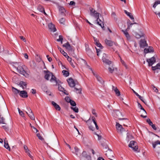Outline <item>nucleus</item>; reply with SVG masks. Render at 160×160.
Instances as JSON below:
<instances>
[{
	"label": "nucleus",
	"instance_id": "a18cd8bd",
	"mask_svg": "<svg viewBox=\"0 0 160 160\" xmlns=\"http://www.w3.org/2000/svg\"><path fill=\"white\" fill-rule=\"evenodd\" d=\"M74 149L75 154L76 155L78 156L79 154V149L77 147H75Z\"/></svg>",
	"mask_w": 160,
	"mask_h": 160
},
{
	"label": "nucleus",
	"instance_id": "37998d69",
	"mask_svg": "<svg viewBox=\"0 0 160 160\" xmlns=\"http://www.w3.org/2000/svg\"><path fill=\"white\" fill-rule=\"evenodd\" d=\"M86 51L88 55H91L92 53L91 50L88 48H86Z\"/></svg>",
	"mask_w": 160,
	"mask_h": 160
},
{
	"label": "nucleus",
	"instance_id": "de8ad7c7",
	"mask_svg": "<svg viewBox=\"0 0 160 160\" xmlns=\"http://www.w3.org/2000/svg\"><path fill=\"white\" fill-rule=\"evenodd\" d=\"M37 136L38 137V139L42 141L44 140L43 137L40 135L39 133H38L37 134Z\"/></svg>",
	"mask_w": 160,
	"mask_h": 160
},
{
	"label": "nucleus",
	"instance_id": "79ce46f5",
	"mask_svg": "<svg viewBox=\"0 0 160 160\" xmlns=\"http://www.w3.org/2000/svg\"><path fill=\"white\" fill-rule=\"evenodd\" d=\"M159 4H160V1L157 0V1H156L154 2V3L153 5V8H155Z\"/></svg>",
	"mask_w": 160,
	"mask_h": 160
},
{
	"label": "nucleus",
	"instance_id": "ddd939ff",
	"mask_svg": "<svg viewBox=\"0 0 160 160\" xmlns=\"http://www.w3.org/2000/svg\"><path fill=\"white\" fill-rule=\"evenodd\" d=\"M144 53L145 54L151 53L154 52L153 48L152 47H149L148 48H146L144 50Z\"/></svg>",
	"mask_w": 160,
	"mask_h": 160
},
{
	"label": "nucleus",
	"instance_id": "c9c22d12",
	"mask_svg": "<svg viewBox=\"0 0 160 160\" xmlns=\"http://www.w3.org/2000/svg\"><path fill=\"white\" fill-rule=\"evenodd\" d=\"M92 121L94 124L95 125L96 129L97 130H98V128H98V125H97V123L94 120L95 118L93 117H92Z\"/></svg>",
	"mask_w": 160,
	"mask_h": 160
},
{
	"label": "nucleus",
	"instance_id": "6e6d98bb",
	"mask_svg": "<svg viewBox=\"0 0 160 160\" xmlns=\"http://www.w3.org/2000/svg\"><path fill=\"white\" fill-rule=\"evenodd\" d=\"M102 145L103 148L104 149H107L108 148V146L105 143H102Z\"/></svg>",
	"mask_w": 160,
	"mask_h": 160
},
{
	"label": "nucleus",
	"instance_id": "69168bd1",
	"mask_svg": "<svg viewBox=\"0 0 160 160\" xmlns=\"http://www.w3.org/2000/svg\"><path fill=\"white\" fill-rule=\"evenodd\" d=\"M92 114L95 115L96 117L97 116L96 113V110L94 109H92Z\"/></svg>",
	"mask_w": 160,
	"mask_h": 160
},
{
	"label": "nucleus",
	"instance_id": "0e129e2a",
	"mask_svg": "<svg viewBox=\"0 0 160 160\" xmlns=\"http://www.w3.org/2000/svg\"><path fill=\"white\" fill-rule=\"evenodd\" d=\"M89 128L90 130L91 131H94L95 130V128L94 127L92 126V125H90L89 126Z\"/></svg>",
	"mask_w": 160,
	"mask_h": 160
},
{
	"label": "nucleus",
	"instance_id": "2eb2a0df",
	"mask_svg": "<svg viewBox=\"0 0 160 160\" xmlns=\"http://www.w3.org/2000/svg\"><path fill=\"white\" fill-rule=\"evenodd\" d=\"M19 95L22 97L26 98L28 97V95L26 91H22L20 92Z\"/></svg>",
	"mask_w": 160,
	"mask_h": 160
},
{
	"label": "nucleus",
	"instance_id": "f8f14e48",
	"mask_svg": "<svg viewBox=\"0 0 160 160\" xmlns=\"http://www.w3.org/2000/svg\"><path fill=\"white\" fill-rule=\"evenodd\" d=\"M93 75L96 78L97 81L100 83L101 84L103 85L104 84V81L102 79V78L98 76L97 74L93 73Z\"/></svg>",
	"mask_w": 160,
	"mask_h": 160
},
{
	"label": "nucleus",
	"instance_id": "a878e982",
	"mask_svg": "<svg viewBox=\"0 0 160 160\" xmlns=\"http://www.w3.org/2000/svg\"><path fill=\"white\" fill-rule=\"evenodd\" d=\"M124 12L128 16L131 20H134V18L132 15L131 13L128 12L127 10H125Z\"/></svg>",
	"mask_w": 160,
	"mask_h": 160
},
{
	"label": "nucleus",
	"instance_id": "dca6fc26",
	"mask_svg": "<svg viewBox=\"0 0 160 160\" xmlns=\"http://www.w3.org/2000/svg\"><path fill=\"white\" fill-rule=\"evenodd\" d=\"M109 67L108 68V70L109 72L111 73H112L114 71L115 69L116 71H117V68H115L113 66V64L112 63V64L110 65H109Z\"/></svg>",
	"mask_w": 160,
	"mask_h": 160
},
{
	"label": "nucleus",
	"instance_id": "e2e57ef3",
	"mask_svg": "<svg viewBox=\"0 0 160 160\" xmlns=\"http://www.w3.org/2000/svg\"><path fill=\"white\" fill-rule=\"evenodd\" d=\"M150 126H151L152 127V128L155 130H157V128L155 126V125L154 124H153V123H152V124H151L150 125Z\"/></svg>",
	"mask_w": 160,
	"mask_h": 160
},
{
	"label": "nucleus",
	"instance_id": "5701e85b",
	"mask_svg": "<svg viewBox=\"0 0 160 160\" xmlns=\"http://www.w3.org/2000/svg\"><path fill=\"white\" fill-rule=\"evenodd\" d=\"M152 68L153 71H155L157 69H160V63H158L155 66H152Z\"/></svg>",
	"mask_w": 160,
	"mask_h": 160
},
{
	"label": "nucleus",
	"instance_id": "aec40b11",
	"mask_svg": "<svg viewBox=\"0 0 160 160\" xmlns=\"http://www.w3.org/2000/svg\"><path fill=\"white\" fill-rule=\"evenodd\" d=\"M133 92L137 96L138 98L140 99L142 102H143L145 104V102L144 101V100L143 99V98L140 96L138 94V93L136 92L133 90H132Z\"/></svg>",
	"mask_w": 160,
	"mask_h": 160
},
{
	"label": "nucleus",
	"instance_id": "4be33fe9",
	"mask_svg": "<svg viewBox=\"0 0 160 160\" xmlns=\"http://www.w3.org/2000/svg\"><path fill=\"white\" fill-rule=\"evenodd\" d=\"M113 89L114 90V91L115 93L118 96H119L121 95V93L118 90V89L116 87H114L113 86Z\"/></svg>",
	"mask_w": 160,
	"mask_h": 160
},
{
	"label": "nucleus",
	"instance_id": "338daca9",
	"mask_svg": "<svg viewBox=\"0 0 160 160\" xmlns=\"http://www.w3.org/2000/svg\"><path fill=\"white\" fill-rule=\"evenodd\" d=\"M152 89L156 92H158V90L154 86H153Z\"/></svg>",
	"mask_w": 160,
	"mask_h": 160
},
{
	"label": "nucleus",
	"instance_id": "c03bdc74",
	"mask_svg": "<svg viewBox=\"0 0 160 160\" xmlns=\"http://www.w3.org/2000/svg\"><path fill=\"white\" fill-rule=\"evenodd\" d=\"M69 103H70L71 105L73 107L75 106L76 105V103L72 99L71 100V101L69 102Z\"/></svg>",
	"mask_w": 160,
	"mask_h": 160
},
{
	"label": "nucleus",
	"instance_id": "603ef678",
	"mask_svg": "<svg viewBox=\"0 0 160 160\" xmlns=\"http://www.w3.org/2000/svg\"><path fill=\"white\" fill-rule=\"evenodd\" d=\"M74 89L76 90V93H81V90L80 89H78L76 88H74Z\"/></svg>",
	"mask_w": 160,
	"mask_h": 160
},
{
	"label": "nucleus",
	"instance_id": "473e14b6",
	"mask_svg": "<svg viewBox=\"0 0 160 160\" xmlns=\"http://www.w3.org/2000/svg\"><path fill=\"white\" fill-rule=\"evenodd\" d=\"M61 84H58L57 85V86H58V89L60 92H62L63 90H64V91H66V90L62 87V86L61 85Z\"/></svg>",
	"mask_w": 160,
	"mask_h": 160
},
{
	"label": "nucleus",
	"instance_id": "2f4dec72",
	"mask_svg": "<svg viewBox=\"0 0 160 160\" xmlns=\"http://www.w3.org/2000/svg\"><path fill=\"white\" fill-rule=\"evenodd\" d=\"M62 72L63 74V75L65 77H68L69 75V72L65 70H63L62 71Z\"/></svg>",
	"mask_w": 160,
	"mask_h": 160
},
{
	"label": "nucleus",
	"instance_id": "1a4fd4ad",
	"mask_svg": "<svg viewBox=\"0 0 160 160\" xmlns=\"http://www.w3.org/2000/svg\"><path fill=\"white\" fill-rule=\"evenodd\" d=\"M67 81L70 87L73 88L75 86V83L74 80L71 78L67 80Z\"/></svg>",
	"mask_w": 160,
	"mask_h": 160
},
{
	"label": "nucleus",
	"instance_id": "bb28decb",
	"mask_svg": "<svg viewBox=\"0 0 160 160\" xmlns=\"http://www.w3.org/2000/svg\"><path fill=\"white\" fill-rule=\"evenodd\" d=\"M56 31L57 29L55 25L53 24L52 22H51V32H54Z\"/></svg>",
	"mask_w": 160,
	"mask_h": 160
},
{
	"label": "nucleus",
	"instance_id": "f03ea898",
	"mask_svg": "<svg viewBox=\"0 0 160 160\" xmlns=\"http://www.w3.org/2000/svg\"><path fill=\"white\" fill-rule=\"evenodd\" d=\"M90 14V15L97 18L96 21L99 20L100 22H102L101 19L99 18V14L97 11L92 8H89Z\"/></svg>",
	"mask_w": 160,
	"mask_h": 160
},
{
	"label": "nucleus",
	"instance_id": "b1692460",
	"mask_svg": "<svg viewBox=\"0 0 160 160\" xmlns=\"http://www.w3.org/2000/svg\"><path fill=\"white\" fill-rule=\"evenodd\" d=\"M82 156L84 158H85L88 160H90L91 159V157L89 155H87L86 152L85 151H83L82 153Z\"/></svg>",
	"mask_w": 160,
	"mask_h": 160
},
{
	"label": "nucleus",
	"instance_id": "9b49d317",
	"mask_svg": "<svg viewBox=\"0 0 160 160\" xmlns=\"http://www.w3.org/2000/svg\"><path fill=\"white\" fill-rule=\"evenodd\" d=\"M139 44L140 47L141 48H143L145 47L148 46V44L144 39H141L140 41Z\"/></svg>",
	"mask_w": 160,
	"mask_h": 160
},
{
	"label": "nucleus",
	"instance_id": "864d4df0",
	"mask_svg": "<svg viewBox=\"0 0 160 160\" xmlns=\"http://www.w3.org/2000/svg\"><path fill=\"white\" fill-rule=\"evenodd\" d=\"M97 21V23L102 28H104V26L103 23L102 24L101 23H100L98 22V20Z\"/></svg>",
	"mask_w": 160,
	"mask_h": 160
},
{
	"label": "nucleus",
	"instance_id": "ea45409f",
	"mask_svg": "<svg viewBox=\"0 0 160 160\" xmlns=\"http://www.w3.org/2000/svg\"><path fill=\"white\" fill-rule=\"evenodd\" d=\"M63 40V37L62 35L59 36V38L57 39V41L58 42H60L62 43Z\"/></svg>",
	"mask_w": 160,
	"mask_h": 160
},
{
	"label": "nucleus",
	"instance_id": "423d86ee",
	"mask_svg": "<svg viewBox=\"0 0 160 160\" xmlns=\"http://www.w3.org/2000/svg\"><path fill=\"white\" fill-rule=\"evenodd\" d=\"M134 35L136 38L139 39L142 37H143L144 34L143 31L140 30H139V33L136 32H135L134 33Z\"/></svg>",
	"mask_w": 160,
	"mask_h": 160
},
{
	"label": "nucleus",
	"instance_id": "6ab92c4d",
	"mask_svg": "<svg viewBox=\"0 0 160 160\" xmlns=\"http://www.w3.org/2000/svg\"><path fill=\"white\" fill-rule=\"evenodd\" d=\"M58 48L61 53L62 54L64 57H67V56H68L66 52H65L64 51L62 50L60 47L59 46H58Z\"/></svg>",
	"mask_w": 160,
	"mask_h": 160
},
{
	"label": "nucleus",
	"instance_id": "58836bf2",
	"mask_svg": "<svg viewBox=\"0 0 160 160\" xmlns=\"http://www.w3.org/2000/svg\"><path fill=\"white\" fill-rule=\"evenodd\" d=\"M138 108H139L141 110H143L146 114H147L146 112L144 109V108L142 107L141 104L139 102H138Z\"/></svg>",
	"mask_w": 160,
	"mask_h": 160
},
{
	"label": "nucleus",
	"instance_id": "39448f33",
	"mask_svg": "<svg viewBox=\"0 0 160 160\" xmlns=\"http://www.w3.org/2000/svg\"><path fill=\"white\" fill-rule=\"evenodd\" d=\"M146 61L148 63V66H151L156 62V60L155 57L153 56L149 59H147Z\"/></svg>",
	"mask_w": 160,
	"mask_h": 160
},
{
	"label": "nucleus",
	"instance_id": "393cba45",
	"mask_svg": "<svg viewBox=\"0 0 160 160\" xmlns=\"http://www.w3.org/2000/svg\"><path fill=\"white\" fill-rule=\"evenodd\" d=\"M128 29H127L125 30H122V31L123 32L124 34L125 35V36L128 39H129L130 38V37L128 33Z\"/></svg>",
	"mask_w": 160,
	"mask_h": 160
},
{
	"label": "nucleus",
	"instance_id": "4d7b16f0",
	"mask_svg": "<svg viewBox=\"0 0 160 160\" xmlns=\"http://www.w3.org/2000/svg\"><path fill=\"white\" fill-rule=\"evenodd\" d=\"M146 121H147V122L148 123L149 125H150L151 124H152V122L151 121L150 119L149 118L147 119L146 120Z\"/></svg>",
	"mask_w": 160,
	"mask_h": 160
},
{
	"label": "nucleus",
	"instance_id": "f3484780",
	"mask_svg": "<svg viewBox=\"0 0 160 160\" xmlns=\"http://www.w3.org/2000/svg\"><path fill=\"white\" fill-rule=\"evenodd\" d=\"M105 42L107 45L110 47L112 46L115 44L114 42L110 40H108L107 39H105Z\"/></svg>",
	"mask_w": 160,
	"mask_h": 160
},
{
	"label": "nucleus",
	"instance_id": "9d476101",
	"mask_svg": "<svg viewBox=\"0 0 160 160\" xmlns=\"http://www.w3.org/2000/svg\"><path fill=\"white\" fill-rule=\"evenodd\" d=\"M51 103L52 106L56 110L58 111H60L61 110V107L58 104L54 101L51 102Z\"/></svg>",
	"mask_w": 160,
	"mask_h": 160
},
{
	"label": "nucleus",
	"instance_id": "4c0bfd02",
	"mask_svg": "<svg viewBox=\"0 0 160 160\" xmlns=\"http://www.w3.org/2000/svg\"><path fill=\"white\" fill-rule=\"evenodd\" d=\"M74 107H71V109L73 110L75 112L78 113V108L76 106Z\"/></svg>",
	"mask_w": 160,
	"mask_h": 160
},
{
	"label": "nucleus",
	"instance_id": "13d9d810",
	"mask_svg": "<svg viewBox=\"0 0 160 160\" xmlns=\"http://www.w3.org/2000/svg\"><path fill=\"white\" fill-rule=\"evenodd\" d=\"M94 134L96 135L98 137V140L100 141L101 140L102 136L101 135H99L98 134H97L96 132H94Z\"/></svg>",
	"mask_w": 160,
	"mask_h": 160
},
{
	"label": "nucleus",
	"instance_id": "49530a36",
	"mask_svg": "<svg viewBox=\"0 0 160 160\" xmlns=\"http://www.w3.org/2000/svg\"><path fill=\"white\" fill-rule=\"evenodd\" d=\"M65 19L64 18H62L59 20L60 23L62 24H64Z\"/></svg>",
	"mask_w": 160,
	"mask_h": 160
},
{
	"label": "nucleus",
	"instance_id": "774afa93",
	"mask_svg": "<svg viewBox=\"0 0 160 160\" xmlns=\"http://www.w3.org/2000/svg\"><path fill=\"white\" fill-rule=\"evenodd\" d=\"M75 2L73 1H70L69 3V5L70 6H72L73 5H75Z\"/></svg>",
	"mask_w": 160,
	"mask_h": 160
},
{
	"label": "nucleus",
	"instance_id": "c756f323",
	"mask_svg": "<svg viewBox=\"0 0 160 160\" xmlns=\"http://www.w3.org/2000/svg\"><path fill=\"white\" fill-rule=\"evenodd\" d=\"M58 9L59 12L61 13H64L65 12H66L65 9L63 7L60 6L58 7Z\"/></svg>",
	"mask_w": 160,
	"mask_h": 160
},
{
	"label": "nucleus",
	"instance_id": "7c9ffc66",
	"mask_svg": "<svg viewBox=\"0 0 160 160\" xmlns=\"http://www.w3.org/2000/svg\"><path fill=\"white\" fill-rule=\"evenodd\" d=\"M63 46L65 47L66 49H70L71 48V47L68 42H67L66 43L64 44L63 45Z\"/></svg>",
	"mask_w": 160,
	"mask_h": 160
},
{
	"label": "nucleus",
	"instance_id": "c85d7f7f",
	"mask_svg": "<svg viewBox=\"0 0 160 160\" xmlns=\"http://www.w3.org/2000/svg\"><path fill=\"white\" fill-rule=\"evenodd\" d=\"M132 138L133 137L132 136L130 135V134H129L128 133H127V138L126 139L127 142H129L130 140L132 139Z\"/></svg>",
	"mask_w": 160,
	"mask_h": 160
},
{
	"label": "nucleus",
	"instance_id": "f257e3e1",
	"mask_svg": "<svg viewBox=\"0 0 160 160\" xmlns=\"http://www.w3.org/2000/svg\"><path fill=\"white\" fill-rule=\"evenodd\" d=\"M51 83L53 84V86H57L58 84L62 83L61 81L57 78L52 72H51Z\"/></svg>",
	"mask_w": 160,
	"mask_h": 160
},
{
	"label": "nucleus",
	"instance_id": "bf43d9fd",
	"mask_svg": "<svg viewBox=\"0 0 160 160\" xmlns=\"http://www.w3.org/2000/svg\"><path fill=\"white\" fill-rule=\"evenodd\" d=\"M0 123H5L4 118L3 117L1 118V120H0Z\"/></svg>",
	"mask_w": 160,
	"mask_h": 160
},
{
	"label": "nucleus",
	"instance_id": "20e7f679",
	"mask_svg": "<svg viewBox=\"0 0 160 160\" xmlns=\"http://www.w3.org/2000/svg\"><path fill=\"white\" fill-rule=\"evenodd\" d=\"M102 60L103 63L108 65H110L112 63L111 61L108 59L107 54L104 53L103 54Z\"/></svg>",
	"mask_w": 160,
	"mask_h": 160
},
{
	"label": "nucleus",
	"instance_id": "4468645a",
	"mask_svg": "<svg viewBox=\"0 0 160 160\" xmlns=\"http://www.w3.org/2000/svg\"><path fill=\"white\" fill-rule=\"evenodd\" d=\"M116 128L118 130H119L121 132H122L124 130V128L122 127V125L118 122H116Z\"/></svg>",
	"mask_w": 160,
	"mask_h": 160
},
{
	"label": "nucleus",
	"instance_id": "e433bc0d",
	"mask_svg": "<svg viewBox=\"0 0 160 160\" xmlns=\"http://www.w3.org/2000/svg\"><path fill=\"white\" fill-rule=\"evenodd\" d=\"M136 142L133 141H131L130 142L129 144L128 145V147L130 148H132V146L135 145Z\"/></svg>",
	"mask_w": 160,
	"mask_h": 160
},
{
	"label": "nucleus",
	"instance_id": "a211bd4d",
	"mask_svg": "<svg viewBox=\"0 0 160 160\" xmlns=\"http://www.w3.org/2000/svg\"><path fill=\"white\" fill-rule=\"evenodd\" d=\"M37 9L40 12H43L45 15L46 16L47 15V14L44 11V8H43V7L42 6L40 5H38L37 7Z\"/></svg>",
	"mask_w": 160,
	"mask_h": 160
},
{
	"label": "nucleus",
	"instance_id": "cd10ccee",
	"mask_svg": "<svg viewBox=\"0 0 160 160\" xmlns=\"http://www.w3.org/2000/svg\"><path fill=\"white\" fill-rule=\"evenodd\" d=\"M19 85L20 87H22L23 89H24L26 88V86L27 85L26 82H24L23 81H21L20 82Z\"/></svg>",
	"mask_w": 160,
	"mask_h": 160
},
{
	"label": "nucleus",
	"instance_id": "0eeeda50",
	"mask_svg": "<svg viewBox=\"0 0 160 160\" xmlns=\"http://www.w3.org/2000/svg\"><path fill=\"white\" fill-rule=\"evenodd\" d=\"M17 70L19 73L24 76H25V74H26L27 75H28V74L26 73L25 71L24 70L23 68L21 66H18L17 68Z\"/></svg>",
	"mask_w": 160,
	"mask_h": 160
},
{
	"label": "nucleus",
	"instance_id": "f704fd0d",
	"mask_svg": "<svg viewBox=\"0 0 160 160\" xmlns=\"http://www.w3.org/2000/svg\"><path fill=\"white\" fill-rule=\"evenodd\" d=\"M44 72H45V75L44 76L45 79L47 80H48V78L49 77V74L48 73H49V72L48 71V72H47V71H44Z\"/></svg>",
	"mask_w": 160,
	"mask_h": 160
},
{
	"label": "nucleus",
	"instance_id": "052dcab7",
	"mask_svg": "<svg viewBox=\"0 0 160 160\" xmlns=\"http://www.w3.org/2000/svg\"><path fill=\"white\" fill-rule=\"evenodd\" d=\"M31 127L33 129L32 130L34 132L36 133L38 131V130L36 129V128L34 126H31Z\"/></svg>",
	"mask_w": 160,
	"mask_h": 160
},
{
	"label": "nucleus",
	"instance_id": "a19ab883",
	"mask_svg": "<svg viewBox=\"0 0 160 160\" xmlns=\"http://www.w3.org/2000/svg\"><path fill=\"white\" fill-rule=\"evenodd\" d=\"M134 24H137V23L135 22L134 23H128L127 29H128V30L130 28H131Z\"/></svg>",
	"mask_w": 160,
	"mask_h": 160
},
{
	"label": "nucleus",
	"instance_id": "680f3d73",
	"mask_svg": "<svg viewBox=\"0 0 160 160\" xmlns=\"http://www.w3.org/2000/svg\"><path fill=\"white\" fill-rule=\"evenodd\" d=\"M20 39L22 40L24 42H26V40L25 38L22 36H20L19 37Z\"/></svg>",
	"mask_w": 160,
	"mask_h": 160
},
{
	"label": "nucleus",
	"instance_id": "72a5a7b5",
	"mask_svg": "<svg viewBox=\"0 0 160 160\" xmlns=\"http://www.w3.org/2000/svg\"><path fill=\"white\" fill-rule=\"evenodd\" d=\"M12 90L15 94H17L20 92L19 90L13 87L12 88Z\"/></svg>",
	"mask_w": 160,
	"mask_h": 160
},
{
	"label": "nucleus",
	"instance_id": "6e6552de",
	"mask_svg": "<svg viewBox=\"0 0 160 160\" xmlns=\"http://www.w3.org/2000/svg\"><path fill=\"white\" fill-rule=\"evenodd\" d=\"M27 109L28 110V112H26V113L28 114L29 117L32 120H34L35 117L30 108H27Z\"/></svg>",
	"mask_w": 160,
	"mask_h": 160
},
{
	"label": "nucleus",
	"instance_id": "7ed1b4c3",
	"mask_svg": "<svg viewBox=\"0 0 160 160\" xmlns=\"http://www.w3.org/2000/svg\"><path fill=\"white\" fill-rule=\"evenodd\" d=\"M112 115L115 118H119L120 116L123 117L122 113L119 111L117 110L114 109L113 110L112 112Z\"/></svg>",
	"mask_w": 160,
	"mask_h": 160
},
{
	"label": "nucleus",
	"instance_id": "3c124183",
	"mask_svg": "<svg viewBox=\"0 0 160 160\" xmlns=\"http://www.w3.org/2000/svg\"><path fill=\"white\" fill-rule=\"evenodd\" d=\"M65 100L66 102L69 103L72 99H70L68 97H67L65 98Z\"/></svg>",
	"mask_w": 160,
	"mask_h": 160
},
{
	"label": "nucleus",
	"instance_id": "5fc2aeb1",
	"mask_svg": "<svg viewBox=\"0 0 160 160\" xmlns=\"http://www.w3.org/2000/svg\"><path fill=\"white\" fill-rule=\"evenodd\" d=\"M26 152L27 153L28 155L32 159V158L33 157L31 155L30 153L29 150L26 151Z\"/></svg>",
	"mask_w": 160,
	"mask_h": 160
},
{
	"label": "nucleus",
	"instance_id": "8fccbe9b",
	"mask_svg": "<svg viewBox=\"0 0 160 160\" xmlns=\"http://www.w3.org/2000/svg\"><path fill=\"white\" fill-rule=\"evenodd\" d=\"M131 148L132 149V150L134 151L135 152L137 151L138 148V147L137 146H136L135 145L134 147H132V148Z\"/></svg>",
	"mask_w": 160,
	"mask_h": 160
},
{
	"label": "nucleus",
	"instance_id": "412c9836",
	"mask_svg": "<svg viewBox=\"0 0 160 160\" xmlns=\"http://www.w3.org/2000/svg\"><path fill=\"white\" fill-rule=\"evenodd\" d=\"M6 138H5V140H4V146L5 148H6L9 151H10V148L8 144V141H6Z\"/></svg>",
	"mask_w": 160,
	"mask_h": 160
},
{
	"label": "nucleus",
	"instance_id": "09e8293b",
	"mask_svg": "<svg viewBox=\"0 0 160 160\" xmlns=\"http://www.w3.org/2000/svg\"><path fill=\"white\" fill-rule=\"evenodd\" d=\"M98 47L100 48H101L102 49L103 48V47L101 45V44L99 43V42H96V43L95 44Z\"/></svg>",
	"mask_w": 160,
	"mask_h": 160
}]
</instances>
